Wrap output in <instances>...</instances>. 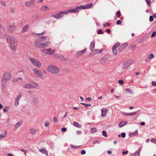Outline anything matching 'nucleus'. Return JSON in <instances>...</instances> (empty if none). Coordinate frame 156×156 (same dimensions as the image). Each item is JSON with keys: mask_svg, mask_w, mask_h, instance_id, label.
I'll list each match as a JSON object with an SVG mask.
<instances>
[{"mask_svg": "<svg viewBox=\"0 0 156 156\" xmlns=\"http://www.w3.org/2000/svg\"><path fill=\"white\" fill-rule=\"evenodd\" d=\"M47 39L46 36L40 37L36 39L35 42V46L37 48H43L48 47L50 44L49 41H45Z\"/></svg>", "mask_w": 156, "mask_h": 156, "instance_id": "nucleus-1", "label": "nucleus"}, {"mask_svg": "<svg viewBox=\"0 0 156 156\" xmlns=\"http://www.w3.org/2000/svg\"><path fill=\"white\" fill-rule=\"evenodd\" d=\"M47 70L48 71L54 74H57L59 71L58 68L53 65H49L47 67Z\"/></svg>", "mask_w": 156, "mask_h": 156, "instance_id": "nucleus-2", "label": "nucleus"}, {"mask_svg": "<svg viewBox=\"0 0 156 156\" xmlns=\"http://www.w3.org/2000/svg\"><path fill=\"white\" fill-rule=\"evenodd\" d=\"M9 39L10 40V46L11 49L13 50H15L17 44V41L15 40L13 37H9Z\"/></svg>", "mask_w": 156, "mask_h": 156, "instance_id": "nucleus-3", "label": "nucleus"}, {"mask_svg": "<svg viewBox=\"0 0 156 156\" xmlns=\"http://www.w3.org/2000/svg\"><path fill=\"white\" fill-rule=\"evenodd\" d=\"M29 59L31 62L37 68H40L41 66V63L37 59L34 58L30 57Z\"/></svg>", "mask_w": 156, "mask_h": 156, "instance_id": "nucleus-4", "label": "nucleus"}, {"mask_svg": "<svg viewBox=\"0 0 156 156\" xmlns=\"http://www.w3.org/2000/svg\"><path fill=\"white\" fill-rule=\"evenodd\" d=\"M80 9H81L80 6H77L74 9H72L65 11V13L67 15L70 13H76L78 12Z\"/></svg>", "mask_w": 156, "mask_h": 156, "instance_id": "nucleus-5", "label": "nucleus"}, {"mask_svg": "<svg viewBox=\"0 0 156 156\" xmlns=\"http://www.w3.org/2000/svg\"><path fill=\"white\" fill-rule=\"evenodd\" d=\"M65 12V11L60 12L58 13L51 15V16L57 19H59L63 17L64 14L66 15Z\"/></svg>", "mask_w": 156, "mask_h": 156, "instance_id": "nucleus-6", "label": "nucleus"}, {"mask_svg": "<svg viewBox=\"0 0 156 156\" xmlns=\"http://www.w3.org/2000/svg\"><path fill=\"white\" fill-rule=\"evenodd\" d=\"M33 71L34 74L39 77H41L43 76L42 72L37 68H34L33 69Z\"/></svg>", "mask_w": 156, "mask_h": 156, "instance_id": "nucleus-7", "label": "nucleus"}, {"mask_svg": "<svg viewBox=\"0 0 156 156\" xmlns=\"http://www.w3.org/2000/svg\"><path fill=\"white\" fill-rule=\"evenodd\" d=\"M93 4L92 3L87 4L84 5L80 6L81 9H88L90 8L92 6Z\"/></svg>", "mask_w": 156, "mask_h": 156, "instance_id": "nucleus-8", "label": "nucleus"}, {"mask_svg": "<svg viewBox=\"0 0 156 156\" xmlns=\"http://www.w3.org/2000/svg\"><path fill=\"white\" fill-rule=\"evenodd\" d=\"M23 122L22 121H20L17 122L15 125L14 128L13 130L14 131H16L17 129L19 127L22 125Z\"/></svg>", "mask_w": 156, "mask_h": 156, "instance_id": "nucleus-9", "label": "nucleus"}, {"mask_svg": "<svg viewBox=\"0 0 156 156\" xmlns=\"http://www.w3.org/2000/svg\"><path fill=\"white\" fill-rule=\"evenodd\" d=\"M51 48H50L48 49H45L42 50V51L44 52L45 53H48V54H52L54 52V51L53 50L51 51Z\"/></svg>", "mask_w": 156, "mask_h": 156, "instance_id": "nucleus-10", "label": "nucleus"}, {"mask_svg": "<svg viewBox=\"0 0 156 156\" xmlns=\"http://www.w3.org/2000/svg\"><path fill=\"white\" fill-rule=\"evenodd\" d=\"M107 110L105 108H103L101 109V115L102 117H104L106 115Z\"/></svg>", "mask_w": 156, "mask_h": 156, "instance_id": "nucleus-11", "label": "nucleus"}, {"mask_svg": "<svg viewBox=\"0 0 156 156\" xmlns=\"http://www.w3.org/2000/svg\"><path fill=\"white\" fill-rule=\"evenodd\" d=\"M2 77L7 78V79L10 80L11 78V75L8 72H5L3 75Z\"/></svg>", "mask_w": 156, "mask_h": 156, "instance_id": "nucleus-12", "label": "nucleus"}, {"mask_svg": "<svg viewBox=\"0 0 156 156\" xmlns=\"http://www.w3.org/2000/svg\"><path fill=\"white\" fill-rule=\"evenodd\" d=\"M34 1L35 0H30L29 2H26L25 3V5L27 7H30L33 4Z\"/></svg>", "mask_w": 156, "mask_h": 156, "instance_id": "nucleus-13", "label": "nucleus"}, {"mask_svg": "<svg viewBox=\"0 0 156 156\" xmlns=\"http://www.w3.org/2000/svg\"><path fill=\"white\" fill-rule=\"evenodd\" d=\"M9 80L7 79V78H5V77H2L1 81L2 85L3 86H4L5 84L8 82L9 81Z\"/></svg>", "mask_w": 156, "mask_h": 156, "instance_id": "nucleus-14", "label": "nucleus"}, {"mask_svg": "<svg viewBox=\"0 0 156 156\" xmlns=\"http://www.w3.org/2000/svg\"><path fill=\"white\" fill-rule=\"evenodd\" d=\"M30 89L36 88L38 86L37 83L34 82L29 84Z\"/></svg>", "mask_w": 156, "mask_h": 156, "instance_id": "nucleus-15", "label": "nucleus"}, {"mask_svg": "<svg viewBox=\"0 0 156 156\" xmlns=\"http://www.w3.org/2000/svg\"><path fill=\"white\" fill-rule=\"evenodd\" d=\"M16 28V27L14 25L10 26L8 27V30L10 31H14Z\"/></svg>", "mask_w": 156, "mask_h": 156, "instance_id": "nucleus-16", "label": "nucleus"}, {"mask_svg": "<svg viewBox=\"0 0 156 156\" xmlns=\"http://www.w3.org/2000/svg\"><path fill=\"white\" fill-rule=\"evenodd\" d=\"M95 42L94 41H92L91 43L90 46V49L92 51L95 47Z\"/></svg>", "mask_w": 156, "mask_h": 156, "instance_id": "nucleus-17", "label": "nucleus"}, {"mask_svg": "<svg viewBox=\"0 0 156 156\" xmlns=\"http://www.w3.org/2000/svg\"><path fill=\"white\" fill-rule=\"evenodd\" d=\"M154 57V56L153 54L151 53L147 56V58L146 59H145V61L146 62H149V61L148 60V59H151L153 58Z\"/></svg>", "mask_w": 156, "mask_h": 156, "instance_id": "nucleus-18", "label": "nucleus"}, {"mask_svg": "<svg viewBox=\"0 0 156 156\" xmlns=\"http://www.w3.org/2000/svg\"><path fill=\"white\" fill-rule=\"evenodd\" d=\"M102 51V50L99 49H95L93 50L92 51L93 53L95 55L101 53Z\"/></svg>", "mask_w": 156, "mask_h": 156, "instance_id": "nucleus-19", "label": "nucleus"}, {"mask_svg": "<svg viewBox=\"0 0 156 156\" xmlns=\"http://www.w3.org/2000/svg\"><path fill=\"white\" fill-rule=\"evenodd\" d=\"M139 110H138L136 112H135L132 113H125L124 114V115H136L137 113V112Z\"/></svg>", "mask_w": 156, "mask_h": 156, "instance_id": "nucleus-20", "label": "nucleus"}, {"mask_svg": "<svg viewBox=\"0 0 156 156\" xmlns=\"http://www.w3.org/2000/svg\"><path fill=\"white\" fill-rule=\"evenodd\" d=\"M30 132L32 135H35L37 133L36 129L34 128H31L30 129Z\"/></svg>", "mask_w": 156, "mask_h": 156, "instance_id": "nucleus-21", "label": "nucleus"}, {"mask_svg": "<svg viewBox=\"0 0 156 156\" xmlns=\"http://www.w3.org/2000/svg\"><path fill=\"white\" fill-rule=\"evenodd\" d=\"M128 122L127 121H123L119 122V126L121 128L127 124Z\"/></svg>", "mask_w": 156, "mask_h": 156, "instance_id": "nucleus-22", "label": "nucleus"}, {"mask_svg": "<svg viewBox=\"0 0 156 156\" xmlns=\"http://www.w3.org/2000/svg\"><path fill=\"white\" fill-rule=\"evenodd\" d=\"M54 56L55 58L61 60L63 61L65 60L66 59V58H64L63 56L61 55L58 56L57 54H55Z\"/></svg>", "mask_w": 156, "mask_h": 156, "instance_id": "nucleus-23", "label": "nucleus"}, {"mask_svg": "<svg viewBox=\"0 0 156 156\" xmlns=\"http://www.w3.org/2000/svg\"><path fill=\"white\" fill-rule=\"evenodd\" d=\"M39 151L40 152L42 153L43 154H44L46 155L48 154V152L45 148H43L41 149H40L39 150Z\"/></svg>", "mask_w": 156, "mask_h": 156, "instance_id": "nucleus-24", "label": "nucleus"}, {"mask_svg": "<svg viewBox=\"0 0 156 156\" xmlns=\"http://www.w3.org/2000/svg\"><path fill=\"white\" fill-rule=\"evenodd\" d=\"M29 27V26L28 24L25 25V27L23 28L22 32L24 33L27 31Z\"/></svg>", "mask_w": 156, "mask_h": 156, "instance_id": "nucleus-25", "label": "nucleus"}, {"mask_svg": "<svg viewBox=\"0 0 156 156\" xmlns=\"http://www.w3.org/2000/svg\"><path fill=\"white\" fill-rule=\"evenodd\" d=\"M86 50H87V49H85L83 50L79 51L77 52L76 55H81L83 54L84 52H86Z\"/></svg>", "mask_w": 156, "mask_h": 156, "instance_id": "nucleus-26", "label": "nucleus"}, {"mask_svg": "<svg viewBox=\"0 0 156 156\" xmlns=\"http://www.w3.org/2000/svg\"><path fill=\"white\" fill-rule=\"evenodd\" d=\"M140 149H139L133 154V156H139Z\"/></svg>", "mask_w": 156, "mask_h": 156, "instance_id": "nucleus-27", "label": "nucleus"}, {"mask_svg": "<svg viewBox=\"0 0 156 156\" xmlns=\"http://www.w3.org/2000/svg\"><path fill=\"white\" fill-rule=\"evenodd\" d=\"M73 125L76 127L78 128H81V125L79 123L76 122H74L73 123Z\"/></svg>", "mask_w": 156, "mask_h": 156, "instance_id": "nucleus-28", "label": "nucleus"}, {"mask_svg": "<svg viewBox=\"0 0 156 156\" xmlns=\"http://www.w3.org/2000/svg\"><path fill=\"white\" fill-rule=\"evenodd\" d=\"M133 60L131 59H129L126 61L125 62V63L128 66H129L133 62Z\"/></svg>", "mask_w": 156, "mask_h": 156, "instance_id": "nucleus-29", "label": "nucleus"}, {"mask_svg": "<svg viewBox=\"0 0 156 156\" xmlns=\"http://www.w3.org/2000/svg\"><path fill=\"white\" fill-rule=\"evenodd\" d=\"M32 101L34 104H37L38 103V98L37 97H34L32 98Z\"/></svg>", "mask_w": 156, "mask_h": 156, "instance_id": "nucleus-30", "label": "nucleus"}, {"mask_svg": "<svg viewBox=\"0 0 156 156\" xmlns=\"http://www.w3.org/2000/svg\"><path fill=\"white\" fill-rule=\"evenodd\" d=\"M129 66H127L124 62L122 65V70H125L128 68Z\"/></svg>", "mask_w": 156, "mask_h": 156, "instance_id": "nucleus-31", "label": "nucleus"}, {"mask_svg": "<svg viewBox=\"0 0 156 156\" xmlns=\"http://www.w3.org/2000/svg\"><path fill=\"white\" fill-rule=\"evenodd\" d=\"M7 135V132L5 131V133H2L0 134V139L5 137Z\"/></svg>", "mask_w": 156, "mask_h": 156, "instance_id": "nucleus-32", "label": "nucleus"}, {"mask_svg": "<svg viewBox=\"0 0 156 156\" xmlns=\"http://www.w3.org/2000/svg\"><path fill=\"white\" fill-rule=\"evenodd\" d=\"M120 45V43L119 42L115 43L113 46L112 48L116 49Z\"/></svg>", "mask_w": 156, "mask_h": 156, "instance_id": "nucleus-33", "label": "nucleus"}, {"mask_svg": "<svg viewBox=\"0 0 156 156\" xmlns=\"http://www.w3.org/2000/svg\"><path fill=\"white\" fill-rule=\"evenodd\" d=\"M125 90L130 94H133V91L132 90L129 88H126Z\"/></svg>", "mask_w": 156, "mask_h": 156, "instance_id": "nucleus-34", "label": "nucleus"}, {"mask_svg": "<svg viewBox=\"0 0 156 156\" xmlns=\"http://www.w3.org/2000/svg\"><path fill=\"white\" fill-rule=\"evenodd\" d=\"M48 9V7L47 6H44L41 8V10L42 11H47Z\"/></svg>", "mask_w": 156, "mask_h": 156, "instance_id": "nucleus-35", "label": "nucleus"}, {"mask_svg": "<svg viewBox=\"0 0 156 156\" xmlns=\"http://www.w3.org/2000/svg\"><path fill=\"white\" fill-rule=\"evenodd\" d=\"M19 99H18V98H15V100L14 101V105L15 106H17L19 104Z\"/></svg>", "mask_w": 156, "mask_h": 156, "instance_id": "nucleus-36", "label": "nucleus"}, {"mask_svg": "<svg viewBox=\"0 0 156 156\" xmlns=\"http://www.w3.org/2000/svg\"><path fill=\"white\" fill-rule=\"evenodd\" d=\"M23 87L25 88L30 89L29 84H24L23 85Z\"/></svg>", "mask_w": 156, "mask_h": 156, "instance_id": "nucleus-37", "label": "nucleus"}, {"mask_svg": "<svg viewBox=\"0 0 156 156\" xmlns=\"http://www.w3.org/2000/svg\"><path fill=\"white\" fill-rule=\"evenodd\" d=\"M44 124L45 127H48L49 124V122L48 120H47L44 122Z\"/></svg>", "mask_w": 156, "mask_h": 156, "instance_id": "nucleus-38", "label": "nucleus"}, {"mask_svg": "<svg viewBox=\"0 0 156 156\" xmlns=\"http://www.w3.org/2000/svg\"><path fill=\"white\" fill-rule=\"evenodd\" d=\"M90 131L92 133H93L96 132L97 129L96 128H92L91 129Z\"/></svg>", "mask_w": 156, "mask_h": 156, "instance_id": "nucleus-39", "label": "nucleus"}, {"mask_svg": "<svg viewBox=\"0 0 156 156\" xmlns=\"http://www.w3.org/2000/svg\"><path fill=\"white\" fill-rule=\"evenodd\" d=\"M102 134L103 136L105 137H107L108 136L107 133L105 130H103L102 131Z\"/></svg>", "mask_w": 156, "mask_h": 156, "instance_id": "nucleus-40", "label": "nucleus"}, {"mask_svg": "<svg viewBox=\"0 0 156 156\" xmlns=\"http://www.w3.org/2000/svg\"><path fill=\"white\" fill-rule=\"evenodd\" d=\"M112 52L113 54L115 55H117V51L116 49L112 48Z\"/></svg>", "mask_w": 156, "mask_h": 156, "instance_id": "nucleus-41", "label": "nucleus"}, {"mask_svg": "<svg viewBox=\"0 0 156 156\" xmlns=\"http://www.w3.org/2000/svg\"><path fill=\"white\" fill-rule=\"evenodd\" d=\"M8 108V107L6 106L3 109V112L4 113L8 111V109H7V108Z\"/></svg>", "mask_w": 156, "mask_h": 156, "instance_id": "nucleus-42", "label": "nucleus"}, {"mask_svg": "<svg viewBox=\"0 0 156 156\" xmlns=\"http://www.w3.org/2000/svg\"><path fill=\"white\" fill-rule=\"evenodd\" d=\"M128 45V44L127 43H125L124 44H122V47L124 48H126Z\"/></svg>", "mask_w": 156, "mask_h": 156, "instance_id": "nucleus-43", "label": "nucleus"}, {"mask_svg": "<svg viewBox=\"0 0 156 156\" xmlns=\"http://www.w3.org/2000/svg\"><path fill=\"white\" fill-rule=\"evenodd\" d=\"M22 95L21 93H19L17 97L16 98L19 99L22 97Z\"/></svg>", "mask_w": 156, "mask_h": 156, "instance_id": "nucleus-44", "label": "nucleus"}, {"mask_svg": "<svg viewBox=\"0 0 156 156\" xmlns=\"http://www.w3.org/2000/svg\"><path fill=\"white\" fill-rule=\"evenodd\" d=\"M156 35V31H154L153 32L152 34H151V38L153 37H155Z\"/></svg>", "mask_w": 156, "mask_h": 156, "instance_id": "nucleus-45", "label": "nucleus"}, {"mask_svg": "<svg viewBox=\"0 0 156 156\" xmlns=\"http://www.w3.org/2000/svg\"><path fill=\"white\" fill-rule=\"evenodd\" d=\"M71 147L72 148H78V147H79L80 146H74L72 144H71L70 145Z\"/></svg>", "mask_w": 156, "mask_h": 156, "instance_id": "nucleus-46", "label": "nucleus"}, {"mask_svg": "<svg viewBox=\"0 0 156 156\" xmlns=\"http://www.w3.org/2000/svg\"><path fill=\"white\" fill-rule=\"evenodd\" d=\"M99 140H94L92 142L93 144H95L97 143H98Z\"/></svg>", "mask_w": 156, "mask_h": 156, "instance_id": "nucleus-47", "label": "nucleus"}, {"mask_svg": "<svg viewBox=\"0 0 156 156\" xmlns=\"http://www.w3.org/2000/svg\"><path fill=\"white\" fill-rule=\"evenodd\" d=\"M22 78L21 77H19L15 79V81L17 82H18L20 80H22Z\"/></svg>", "mask_w": 156, "mask_h": 156, "instance_id": "nucleus-48", "label": "nucleus"}, {"mask_svg": "<svg viewBox=\"0 0 156 156\" xmlns=\"http://www.w3.org/2000/svg\"><path fill=\"white\" fill-rule=\"evenodd\" d=\"M151 141L154 144H156V139L152 138L151 140Z\"/></svg>", "mask_w": 156, "mask_h": 156, "instance_id": "nucleus-49", "label": "nucleus"}, {"mask_svg": "<svg viewBox=\"0 0 156 156\" xmlns=\"http://www.w3.org/2000/svg\"><path fill=\"white\" fill-rule=\"evenodd\" d=\"M103 32L102 31V30L101 29H100L98 31V34H103Z\"/></svg>", "mask_w": 156, "mask_h": 156, "instance_id": "nucleus-50", "label": "nucleus"}, {"mask_svg": "<svg viewBox=\"0 0 156 156\" xmlns=\"http://www.w3.org/2000/svg\"><path fill=\"white\" fill-rule=\"evenodd\" d=\"M124 49V48L122 47V46H121L119 48V51L121 52Z\"/></svg>", "mask_w": 156, "mask_h": 156, "instance_id": "nucleus-51", "label": "nucleus"}, {"mask_svg": "<svg viewBox=\"0 0 156 156\" xmlns=\"http://www.w3.org/2000/svg\"><path fill=\"white\" fill-rule=\"evenodd\" d=\"M118 82L120 84L122 85L123 83V82L122 80H119L118 81Z\"/></svg>", "mask_w": 156, "mask_h": 156, "instance_id": "nucleus-52", "label": "nucleus"}, {"mask_svg": "<svg viewBox=\"0 0 156 156\" xmlns=\"http://www.w3.org/2000/svg\"><path fill=\"white\" fill-rule=\"evenodd\" d=\"M81 104L84 105L87 107L91 106V105L90 104H87L84 103H81Z\"/></svg>", "mask_w": 156, "mask_h": 156, "instance_id": "nucleus-53", "label": "nucleus"}, {"mask_svg": "<svg viewBox=\"0 0 156 156\" xmlns=\"http://www.w3.org/2000/svg\"><path fill=\"white\" fill-rule=\"evenodd\" d=\"M149 21L150 22H152L153 20V17L152 16H150L149 17Z\"/></svg>", "mask_w": 156, "mask_h": 156, "instance_id": "nucleus-54", "label": "nucleus"}, {"mask_svg": "<svg viewBox=\"0 0 156 156\" xmlns=\"http://www.w3.org/2000/svg\"><path fill=\"white\" fill-rule=\"evenodd\" d=\"M116 15H117L118 17H119L121 15L120 12L119 11H118Z\"/></svg>", "mask_w": 156, "mask_h": 156, "instance_id": "nucleus-55", "label": "nucleus"}, {"mask_svg": "<svg viewBox=\"0 0 156 156\" xmlns=\"http://www.w3.org/2000/svg\"><path fill=\"white\" fill-rule=\"evenodd\" d=\"M126 136V133H122L121 134V136L122 137L124 138Z\"/></svg>", "mask_w": 156, "mask_h": 156, "instance_id": "nucleus-56", "label": "nucleus"}, {"mask_svg": "<svg viewBox=\"0 0 156 156\" xmlns=\"http://www.w3.org/2000/svg\"><path fill=\"white\" fill-rule=\"evenodd\" d=\"M81 153L82 154H84L86 153V151L84 150H83L81 151Z\"/></svg>", "mask_w": 156, "mask_h": 156, "instance_id": "nucleus-57", "label": "nucleus"}, {"mask_svg": "<svg viewBox=\"0 0 156 156\" xmlns=\"http://www.w3.org/2000/svg\"><path fill=\"white\" fill-rule=\"evenodd\" d=\"M53 121L54 122L56 123L58 121L56 117H54L53 118Z\"/></svg>", "mask_w": 156, "mask_h": 156, "instance_id": "nucleus-58", "label": "nucleus"}, {"mask_svg": "<svg viewBox=\"0 0 156 156\" xmlns=\"http://www.w3.org/2000/svg\"><path fill=\"white\" fill-rule=\"evenodd\" d=\"M146 2L148 5H150V0H146Z\"/></svg>", "mask_w": 156, "mask_h": 156, "instance_id": "nucleus-59", "label": "nucleus"}, {"mask_svg": "<svg viewBox=\"0 0 156 156\" xmlns=\"http://www.w3.org/2000/svg\"><path fill=\"white\" fill-rule=\"evenodd\" d=\"M152 84L154 86H156V82L154 81H152L151 82Z\"/></svg>", "mask_w": 156, "mask_h": 156, "instance_id": "nucleus-60", "label": "nucleus"}, {"mask_svg": "<svg viewBox=\"0 0 156 156\" xmlns=\"http://www.w3.org/2000/svg\"><path fill=\"white\" fill-rule=\"evenodd\" d=\"M121 23V22L120 20H118L116 22V24L117 25H119Z\"/></svg>", "mask_w": 156, "mask_h": 156, "instance_id": "nucleus-61", "label": "nucleus"}, {"mask_svg": "<svg viewBox=\"0 0 156 156\" xmlns=\"http://www.w3.org/2000/svg\"><path fill=\"white\" fill-rule=\"evenodd\" d=\"M61 130L62 132H65L66 130V127H63L61 129Z\"/></svg>", "mask_w": 156, "mask_h": 156, "instance_id": "nucleus-62", "label": "nucleus"}, {"mask_svg": "<svg viewBox=\"0 0 156 156\" xmlns=\"http://www.w3.org/2000/svg\"><path fill=\"white\" fill-rule=\"evenodd\" d=\"M20 151L23 152L25 154H26V153H27V151L26 150H25L24 149H21L20 150Z\"/></svg>", "mask_w": 156, "mask_h": 156, "instance_id": "nucleus-63", "label": "nucleus"}, {"mask_svg": "<svg viewBox=\"0 0 156 156\" xmlns=\"http://www.w3.org/2000/svg\"><path fill=\"white\" fill-rule=\"evenodd\" d=\"M86 100L90 102L92 100L91 98L90 97L87 98Z\"/></svg>", "mask_w": 156, "mask_h": 156, "instance_id": "nucleus-64", "label": "nucleus"}]
</instances>
